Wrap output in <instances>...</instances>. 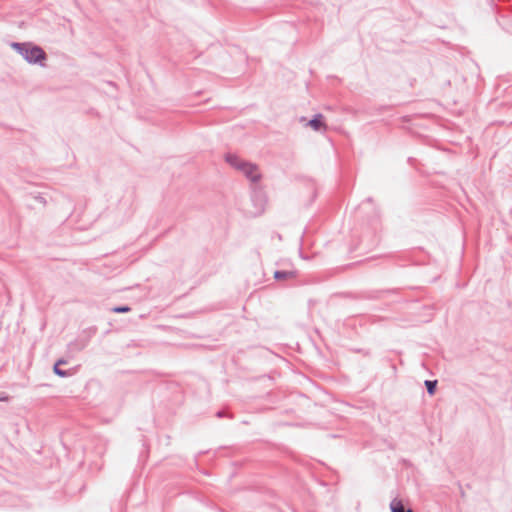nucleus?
Wrapping results in <instances>:
<instances>
[{"instance_id": "f257e3e1", "label": "nucleus", "mask_w": 512, "mask_h": 512, "mask_svg": "<svg viewBox=\"0 0 512 512\" xmlns=\"http://www.w3.org/2000/svg\"><path fill=\"white\" fill-rule=\"evenodd\" d=\"M12 48L18 51L30 63H40L46 59L43 49L30 43H13Z\"/></svg>"}, {"instance_id": "f03ea898", "label": "nucleus", "mask_w": 512, "mask_h": 512, "mask_svg": "<svg viewBox=\"0 0 512 512\" xmlns=\"http://www.w3.org/2000/svg\"><path fill=\"white\" fill-rule=\"evenodd\" d=\"M250 181L257 183L261 179V174L258 172L256 164L245 162L240 166V170Z\"/></svg>"}, {"instance_id": "7ed1b4c3", "label": "nucleus", "mask_w": 512, "mask_h": 512, "mask_svg": "<svg viewBox=\"0 0 512 512\" xmlns=\"http://www.w3.org/2000/svg\"><path fill=\"white\" fill-rule=\"evenodd\" d=\"M391 512H414L411 508H406L403 502L397 498H394L390 502Z\"/></svg>"}, {"instance_id": "20e7f679", "label": "nucleus", "mask_w": 512, "mask_h": 512, "mask_svg": "<svg viewBox=\"0 0 512 512\" xmlns=\"http://www.w3.org/2000/svg\"><path fill=\"white\" fill-rule=\"evenodd\" d=\"M225 160L227 163H229L232 167H234L237 170H240V166L242 164H245L246 162L241 160L237 155L231 153L226 154Z\"/></svg>"}, {"instance_id": "39448f33", "label": "nucleus", "mask_w": 512, "mask_h": 512, "mask_svg": "<svg viewBox=\"0 0 512 512\" xmlns=\"http://www.w3.org/2000/svg\"><path fill=\"white\" fill-rule=\"evenodd\" d=\"M309 125L312 129L318 131L321 128H325V124L323 122V115L322 114H315L313 118L309 121Z\"/></svg>"}, {"instance_id": "423d86ee", "label": "nucleus", "mask_w": 512, "mask_h": 512, "mask_svg": "<svg viewBox=\"0 0 512 512\" xmlns=\"http://www.w3.org/2000/svg\"><path fill=\"white\" fill-rule=\"evenodd\" d=\"M295 274L291 271H283V270H277L274 272V278L276 280H284L288 278H293Z\"/></svg>"}, {"instance_id": "0eeeda50", "label": "nucleus", "mask_w": 512, "mask_h": 512, "mask_svg": "<svg viewBox=\"0 0 512 512\" xmlns=\"http://www.w3.org/2000/svg\"><path fill=\"white\" fill-rule=\"evenodd\" d=\"M436 386H437V381H436V380H434V381H432V380H426V381H425V387H426V389H427V393H428L429 395H434V394H435V392H436Z\"/></svg>"}, {"instance_id": "6e6552de", "label": "nucleus", "mask_w": 512, "mask_h": 512, "mask_svg": "<svg viewBox=\"0 0 512 512\" xmlns=\"http://www.w3.org/2000/svg\"><path fill=\"white\" fill-rule=\"evenodd\" d=\"M65 362L62 361V360H59L58 362H56V364L54 365V372L55 374H57L58 376H61V377H64L66 376V372L65 371H62L59 369V366L61 364H64Z\"/></svg>"}, {"instance_id": "1a4fd4ad", "label": "nucleus", "mask_w": 512, "mask_h": 512, "mask_svg": "<svg viewBox=\"0 0 512 512\" xmlns=\"http://www.w3.org/2000/svg\"><path fill=\"white\" fill-rule=\"evenodd\" d=\"M114 311H116V312H126V311H128V307L115 308Z\"/></svg>"}, {"instance_id": "9d476101", "label": "nucleus", "mask_w": 512, "mask_h": 512, "mask_svg": "<svg viewBox=\"0 0 512 512\" xmlns=\"http://www.w3.org/2000/svg\"><path fill=\"white\" fill-rule=\"evenodd\" d=\"M223 415H224V412H223V411H219V412H217V417H223Z\"/></svg>"}]
</instances>
